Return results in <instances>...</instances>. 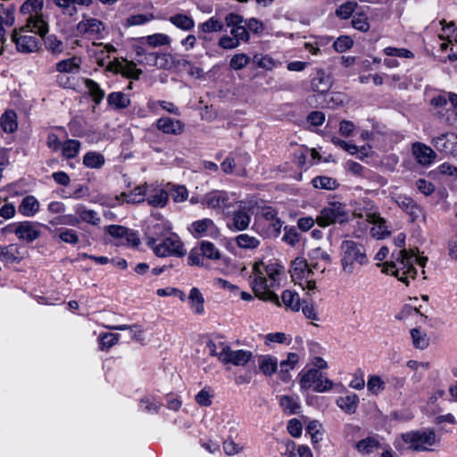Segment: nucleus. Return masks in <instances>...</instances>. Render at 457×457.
Listing matches in <instances>:
<instances>
[{
	"label": "nucleus",
	"mask_w": 457,
	"mask_h": 457,
	"mask_svg": "<svg viewBox=\"0 0 457 457\" xmlns=\"http://www.w3.org/2000/svg\"><path fill=\"white\" fill-rule=\"evenodd\" d=\"M119 335L112 333H104L99 336V344L101 350H108L117 344Z\"/></svg>",
	"instance_id": "60"
},
{
	"label": "nucleus",
	"mask_w": 457,
	"mask_h": 457,
	"mask_svg": "<svg viewBox=\"0 0 457 457\" xmlns=\"http://www.w3.org/2000/svg\"><path fill=\"white\" fill-rule=\"evenodd\" d=\"M188 302L191 308L194 309L195 313L202 314L204 312V299L198 288H191L188 295Z\"/></svg>",
	"instance_id": "40"
},
{
	"label": "nucleus",
	"mask_w": 457,
	"mask_h": 457,
	"mask_svg": "<svg viewBox=\"0 0 457 457\" xmlns=\"http://www.w3.org/2000/svg\"><path fill=\"white\" fill-rule=\"evenodd\" d=\"M55 5L62 10L64 14L73 15L77 12L76 5L89 6L93 0H52ZM43 6V0H27L21 6V12L23 13L34 12L30 14L27 26L32 30L39 33L41 37H45L48 32V25L42 15L38 13Z\"/></svg>",
	"instance_id": "2"
},
{
	"label": "nucleus",
	"mask_w": 457,
	"mask_h": 457,
	"mask_svg": "<svg viewBox=\"0 0 457 457\" xmlns=\"http://www.w3.org/2000/svg\"><path fill=\"white\" fill-rule=\"evenodd\" d=\"M258 365L261 372L267 376H272L278 370V359L270 354L260 355Z\"/></svg>",
	"instance_id": "28"
},
{
	"label": "nucleus",
	"mask_w": 457,
	"mask_h": 457,
	"mask_svg": "<svg viewBox=\"0 0 457 457\" xmlns=\"http://www.w3.org/2000/svg\"><path fill=\"white\" fill-rule=\"evenodd\" d=\"M79 70L80 60L76 56L62 60L55 64V71L59 73L71 74L78 72Z\"/></svg>",
	"instance_id": "32"
},
{
	"label": "nucleus",
	"mask_w": 457,
	"mask_h": 457,
	"mask_svg": "<svg viewBox=\"0 0 457 457\" xmlns=\"http://www.w3.org/2000/svg\"><path fill=\"white\" fill-rule=\"evenodd\" d=\"M45 45L46 49L54 55L60 54L63 51V43L54 35L47 37Z\"/></svg>",
	"instance_id": "53"
},
{
	"label": "nucleus",
	"mask_w": 457,
	"mask_h": 457,
	"mask_svg": "<svg viewBox=\"0 0 457 457\" xmlns=\"http://www.w3.org/2000/svg\"><path fill=\"white\" fill-rule=\"evenodd\" d=\"M250 62V57L245 54H237L232 56L229 66L232 70L239 71L244 69Z\"/></svg>",
	"instance_id": "56"
},
{
	"label": "nucleus",
	"mask_w": 457,
	"mask_h": 457,
	"mask_svg": "<svg viewBox=\"0 0 457 457\" xmlns=\"http://www.w3.org/2000/svg\"><path fill=\"white\" fill-rule=\"evenodd\" d=\"M312 184L315 188L325 190H335L339 186L335 179L327 176H317L313 178Z\"/></svg>",
	"instance_id": "42"
},
{
	"label": "nucleus",
	"mask_w": 457,
	"mask_h": 457,
	"mask_svg": "<svg viewBox=\"0 0 457 457\" xmlns=\"http://www.w3.org/2000/svg\"><path fill=\"white\" fill-rule=\"evenodd\" d=\"M107 103L112 108L120 110L127 108L130 104V99L123 92L117 91L108 95Z\"/></svg>",
	"instance_id": "34"
},
{
	"label": "nucleus",
	"mask_w": 457,
	"mask_h": 457,
	"mask_svg": "<svg viewBox=\"0 0 457 457\" xmlns=\"http://www.w3.org/2000/svg\"><path fill=\"white\" fill-rule=\"evenodd\" d=\"M383 52L387 56L408 58V59L414 57L413 53L406 48H397V47H394V46H387L383 50Z\"/></svg>",
	"instance_id": "62"
},
{
	"label": "nucleus",
	"mask_w": 457,
	"mask_h": 457,
	"mask_svg": "<svg viewBox=\"0 0 457 457\" xmlns=\"http://www.w3.org/2000/svg\"><path fill=\"white\" fill-rule=\"evenodd\" d=\"M359 402V396L354 393H351L347 395L338 397L337 405L345 412L353 414L358 408Z\"/></svg>",
	"instance_id": "29"
},
{
	"label": "nucleus",
	"mask_w": 457,
	"mask_h": 457,
	"mask_svg": "<svg viewBox=\"0 0 457 457\" xmlns=\"http://www.w3.org/2000/svg\"><path fill=\"white\" fill-rule=\"evenodd\" d=\"M332 84L331 76L327 74L324 70L317 69L312 74L311 87L314 92L321 95L326 94L331 88Z\"/></svg>",
	"instance_id": "20"
},
{
	"label": "nucleus",
	"mask_w": 457,
	"mask_h": 457,
	"mask_svg": "<svg viewBox=\"0 0 457 457\" xmlns=\"http://www.w3.org/2000/svg\"><path fill=\"white\" fill-rule=\"evenodd\" d=\"M235 242L237 246L242 249H256L261 242L255 237L249 236L248 234H240L235 237Z\"/></svg>",
	"instance_id": "44"
},
{
	"label": "nucleus",
	"mask_w": 457,
	"mask_h": 457,
	"mask_svg": "<svg viewBox=\"0 0 457 457\" xmlns=\"http://www.w3.org/2000/svg\"><path fill=\"white\" fill-rule=\"evenodd\" d=\"M299 361V356L295 353H289L287 358L280 362L279 377L284 382L290 378L289 371L293 370Z\"/></svg>",
	"instance_id": "35"
},
{
	"label": "nucleus",
	"mask_w": 457,
	"mask_h": 457,
	"mask_svg": "<svg viewBox=\"0 0 457 457\" xmlns=\"http://www.w3.org/2000/svg\"><path fill=\"white\" fill-rule=\"evenodd\" d=\"M427 262L428 257H420L412 250L399 249L393 252L390 262L383 264L382 271L396 277L398 280L408 286L410 280L414 279L417 276V270L414 265L418 264L424 269Z\"/></svg>",
	"instance_id": "3"
},
{
	"label": "nucleus",
	"mask_w": 457,
	"mask_h": 457,
	"mask_svg": "<svg viewBox=\"0 0 457 457\" xmlns=\"http://www.w3.org/2000/svg\"><path fill=\"white\" fill-rule=\"evenodd\" d=\"M349 220V214L345 204L337 201L328 203L316 217L317 224L326 228L334 224H345Z\"/></svg>",
	"instance_id": "7"
},
{
	"label": "nucleus",
	"mask_w": 457,
	"mask_h": 457,
	"mask_svg": "<svg viewBox=\"0 0 457 457\" xmlns=\"http://www.w3.org/2000/svg\"><path fill=\"white\" fill-rule=\"evenodd\" d=\"M147 184L140 185L129 193H121L117 196L118 201L126 202L128 204H139L146 200Z\"/></svg>",
	"instance_id": "25"
},
{
	"label": "nucleus",
	"mask_w": 457,
	"mask_h": 457,
	"mask_svg": "<svg viewBox=\"0 0 457 457\" xmlns=\"http://www.w3.org/2000/svg\"><path fill=\"white\" fill-rule=\"evenodd\" d=\"M395 203L411 217L412 221L416 220L422 213L420 206L410 196L398 195L395 197Z\"/></svg>",
	"instance_id": "22"
},
{
	"label": "nucleus",
	"mask_w": 457,
	"mask_h": 457,
	"mask_svg": "<svg viewBox=\"0 0 457 457\" xmlns=\"http://www.w3.org/2000/svg\"><path fill=\"white\" fill-rule=\"evenodd\" d=\"M83 164L90 169H100L104 164V157L97 152H87L83 157Z\"/></svg>",
	"instance_id": "43"
},
{
	"label": "nucleus",
	"mask_w": 457,
	"mask_h": 457,
	"mask_svg": "<svg viewBox=\"0 0 457 457\" xmlns=\"http://www.w3.org/2000/svg\"><path fill=\"white\" fill-rule=\"evenodd\" d=\"M39 33L32 30L31 28L21 27L13 29L12 41L15 44L18 52L22 54L36 53L40 48V39L37 37Z\"/></svg>",
	"instance_id": "9"
},
{
	"label": "nucleus",
	"mask_w": 457,
	"mask_h": 457,
	"mask_svg": "<svg viewBox=\"0 0 457 457\" xmlns=\"http://www.w3.org/2000/svg\"><path fill=\"white\" fill-rule=\"evenodd\" d=\"M192 232L197 236L216 237L219 229L212 219L197 220L191 224Z\"/></svg>",
	"instance_id": "21"
},
{
	"label": "nucleus",
	"mask_w": 457,
	"mask_h": 457,
	"mask_svg": "<svg viewBox=\"0 0 457 457\" xmlns=\"http://www.w3.org/2000/svg\"><path fill=\"white\" fill-rule=\"evenodd\" d=\"M322 425L318 420H311L307 427L306 432L311 435L313 444L319 443L322 439Z\"/></svg>",
	"instance_id": "50"
},
{
	"label": "nucleus",
	"mask_w": 457,
	"mask_h": 457,
	"mask_svg": "<svg viewBox=\"0 0 457 457\" xmlns=\"http://www.w3.org/2000/svg\"><path fill=\"white\" fill-rule=\"evenodd\" d=\"M412 345L419 350H424L429 345L428 334L419 328H411L410 331Z\"/></svg>",
	"instance_id": "36"
},
{
	"label": "nucleus",
	"mask_w": 457,
	"mask_h": 457,
	"mask_svg": "<svg viewBox=\"0 0 457 457\" xmlns=\"http://www.w3.org/2000/svg\"><path fill=\"white\" fill-rule=\"evenodd\" d=\"M435 148L446 156L457 157V134L444 133L432 140Z\"/></svg>",
	"instance_id": "16"
},
{
	"label": "nucleus",
	"mask_w": 457,
	"mask_h": 457,
	"mask_svg": "<svg viewBox=\"0 0 457 457\" xmlns=\"http://www.w3.org/2000/svg\"><path fill=\"white\" fill-rule=\"evenodd\" d=\"M200 247L204 258L217 261L221 257L220 250L216 247V245L206 240H203L200 242Z\"/></svg>",
	"instance_id": "45"
},
{
	"label": "nucleus",
	"mask_w": 457,
	"mask_h": 457,
	"mask_svg": "<svg viewBox=\"0 0 457 457\" xmlns=\"http://www.w3.org/2000/svg\"><path fill=\"white\" fill-rule=\"evenodd\" d=\"M84 84L86 88L88 91V94L92 97L95 106H97L101 104L103 99L104 98L105 92L104 89L101 88L100 85L93 80L92 79H85Z\"/></svg>",
	"instance_id": "33"
},
{
	"label": "nucleus",
	"mask_w": 457,
	"mask_h": 457,
	"mask_svg": "<svg viewBox=\"0 0 457 457\" xmlns=\"http://www.w3.org/2000/svg\"><path fill=\"white\" fill-rule=\"evenodd\" d=\"M299 385L302 390L312 388L315 392L323 393L329 391L333 387V382L323 374L312 368L303 370L299 373Z\"/></svg>",
	"instance_id": "11"
},
{
	"label": "nucleus",
	"mask_w": 457,
	"mask_h": 457,
	"mask_svg": "<svg viewBox=\"0 0 457 457\" xmlns=\"http://www.w3.org/2000/svg\"><path fill=\"white\" fill-rule=\"evenodd\" d=\"M385 381L378 375H371L367 381V389L373 395H378L385 389Z\"/></svg>",
	"instance_id": "51"
},
{
	"label": "nucleus",
	"mask_w": 457,
	"mask_h": 457,
	"mask_svg": "<svg viewBox=\"0 0 457 457\" xmlns=\"http://www.w3.org/2000/svg\"><path fill=\"white\" fill-rule=\"evenodd\" d=\"M380 448V442L378 436H368L358 441L355 449L361 454L368 455Z\"/></svg>",
	"instance_id": "30"
},
{
	"label": "nucleus",
	"mask_w": 457,
	"mask_h": 457,
	"mask_svg": "<svg viewBox=\"0 0 457 457\" xmlns=\"http://www.w3.org/2000/svg\"><path fill=\"white\" fill-rule=\"evenodd\" d=\"M253 358V353L248 350H233L228 345L222 344V349L218 354V359L223 364L235 366H245Z\"/></svg>",
	"instance_id": "12"
},
{
	"label": "nucleus",
	"mask_w": 457,
	"mask_h": 457,
	"mask_svg": "<svg viewBox=\"0 0 457 457\" xmlns=\"http://www.w3.org/2000/svg\"><path fill=\"white\" fill-rule=\"evenodd\" d=\"M279 405L287 415L297 414L301 410V403L298 396L282 395L279 397Z\"/></svg>",
	"instance_id": "31"
},
{
	"label": "nucleus",
	"mask_w": 457,
	"mask_h": 457,
	"mask_svg": "<svg viewBox=\"0 0 457 457\" xmlns=\"http://www.w3.org/2000/svg\"><path fill=\"white\" fill-rule=\"evenodd\" d=\"M284 236H283V241L287 244H288L289 245H295L297 243L300 242V239H301V236L300 234L298 233L296 228L291 226V227H288V226H286L284 228Z\"/></svg>",
	"instance_id": "54"
},
{
	"label": "nucleus",
	"mask_w": 457,
	"mask_h": 457,
	"mask_svg": "<svg viewBox=\"0 0 457 457\" xmlns=\"http://www.w3.org/2000/svg\"><path fill=\"white\" fill-rule=\"evenodd\" d=\"M41 227L48 228L46 225L38 222L31 220L20 221V226L18 231H15V236L20 240L28 244L32 243L41 237Z\"/></svg>",
	"instance_id": "15"
},
{
	"label": "nucleus",
	"mask_w": 457,
	"mask_h": 457,
	"mask_svg": "<svg viewBox=\"0 0 457 457\" xmlns=\"http://www.w3.org/2000/svg\"><path fill=\"white\" fill-rule=\"evenodd\" d=\"M357 7L358 4L356 2L347 1L338 6L336 10V15L342 20H346L353 15Z\"/></svg>",
	"instance_id": "49"
},
{
	"label": "nucleus",
	"mask_w": 457,
	"mask_h": 457,
	"mask_svg": "<svg viewBox=\"0 0 457 457\" xmlns=\"http://www.w3.org/2000/svg\"><path fill=\"white\" fill-rule=\"evenodd\" d=\"M154 15L152 13L148 14H134L130 15L126 20V25L127 26H138V25H144L152 20H154Z\"/></svg>",
	"instance_id": "61"
},
{
	"label": "nucleus",
	"mask_w": 457,
	"mask_h": 457,
	"mask_svg": "<svg viewBox=\"0 0 457 457\" xmlns=\"http://www.w3.org/2000/svg\"><path fill=\"white\" fill-rule=\"evenodd\" d=\"M354 215L373 225L370 228L372 237L383 239L391 234L386 220L380 216L378 208L370 201L364 202L363 207L360 212L355 211Z\"/></svg>",
	"instance_id": "6"
},
{
	"label": "nucleus",
	"mask_w": 457,
	"mask_h": 457,
	"mask_svg": "<svg viewBox=\"0 0 457 457\" xmlns=\"http://www.w3.org/2000/svg\"><path fill=\"white\" fill-rule=\"evenodd\" d=\"M120 72L130 79H138L142 74V71L137 69L136 64L132 62H127L120 66Z\"/></svg>",
	"instance_id": "64"
},
{
	"label": "nucleus",
	"mask_w": 457,
	"mask_h": 457,
	"mask_svg": "<svg viewBox=\"0 0 457 457\" xmlns=\"http://www.w3.org/2000/svg\"><path fill=\"white\" fill-rule=\"evenodd\" d=\"M157 238L149 237L147 245L154 250V253L159 257H166L174 255L177 257H183L186 255L187 251L184 245L178 235L171 234L165 237L160 243H157Z\"/></svg>",
	"instance_id": "8"
},
{
	"label": "nucleus",
	"mask_w": 457,
	"mask_h": 457,
	"mask_svg": "<svg viewBox=\"0 0 457 457\" xmlns=\"http://www.w3.org/2000/svg\"><path fill=\"white\" fill-rule=\"evenodd\" d=\"M253 62L258 68H262L268 71L272 70L276 66L274 59L268 54H254Z\"/></svg>",
	"instance_id": "52"
},
{
	"label": "nucleus",
	"mask_w": 457,
	"mask_h": 457,
	"mask_svg": "<svg viewBox=\"0 0 457 457\" xmlns=\"http://www.w3.org/2000/svg\"><path fill=\"white\" fill-rule=\"evenodd\" d=\"M23 259L21 247L17 244L3 245L0 253V261L4 263H20Z\"/></svg>",
	"instance_id": "24"
},
{
	"label": "nucleus",
	"mask_w": 457,
	"mask_h": 457,
	"mask_svg": "<svg viewBox=\"0 0 457 457\" xmlns=\"http://www.w3.org/2000/svg\"><path fill=\"white\" fill-rule=\"evenodd\" d=\"M283 266L277 262H259L254 263L250 284L254 295L262 301L270 302L277 306L282 304L287 310L297 312L301 310L303 301L297 292L286 289L281 294V301L273 289L278 286Z\"/></svg>",
	"instance_id": "1"
},
{
	"label": "nucleus",
	"mask_w": 457,
	"mask_h": 457,
	"mask_svg": "<svg viewBox=\"0 0 457 457\" xmlns=\"http://www.w3.org/2000/svg\"><path fill=\"white\" fill-rule=\"evenodd\" d=\"M402 441L408 445V449L415 452L430 451L436 443L434 430L409 431L401 435Z\"/></svg>",
	"instance_id": "10"
},
{
	"label": "nucleus",
	"mask_w": 457,
	"mask_h": 457,
	"mask_svg": "<svg viewBox=\"0 0 457 457\" xmlns=\"http://www.w3.org/2000/svg\"><path fill=\"white\" fill-rule=\"evenodd\" d=\"M1 26L11 27L15 21V6L12 4H2L0 6Z\"/></svg>",
	"instance_id": "41"
},
{
	"label": "nucleus",
	"mask_w": 457,
	"mask_h": 457,
	"mask_svg": "<svg viewBox=\"0 0 457 457\" xmlns=\"http://www.w3.org/2000/svg\"><path fill=\"white\" fill-rule=\"evenodd\" d=\"M145 40L149 46L154 47L166 46L170 42V37L162 33L147 36Z\"/></svg>",
	"instance_id": "63"
},
{
	"label": "nucleus",
	"mask_w": 457,
	"mask_h": 457,
	"mask_svg": "<svg viewBox=\"0 0 457 457\" xmlns=\"http://www.w3.org/2000/svg\"><path fill=\"white\" fill-rule=\"evenodd\" d=\"M352 26L361 32H367L370 29V23L366 14L361 12L353 16Z\"/></svg>",
	"instance_id": "57"
},
{
	"label": "nucleus",
	"mask_w": 457,
	"mask_h": 457,
	"mask_svg": "<svg viewBox=\"0 0 457 457\" xmlns=\"http://www.w3.org/2000/svg\"><path fill=\"white\" fill-rule=\"evenodd\" d=\"M155 127L163 134L172 136L181 135L185 130V124L180 120H175L168 116L156 120Z\"/></svg>",
	"instance_id": "17"
},
{
	"label": "nucleus",
	"mask_w": 457,
	"mask_h": 457,
	"mask_svg": "<svg viewBox=\"0 0 457 457\" xmlns=\"http://www.w3.org/2000/svg\"><path fill=\"white\" fill-rule=\"evenodd\" d=\"M81 148V143L77 139H67L62 145V154L66 159H73L78 156Z\"/></svg>",
	"instance_id": "38"
},
{
	"label": "nucleus",
	"mask_w": 457,
	"mask_h": 457,
	"mask_svg": "<svg viewBox=\"0 0 457 457\" xmlns=\"http://www.w3.org/2000/svg\"><path fill=\"white\" fill-rule=\"evenodd\" d=\"M104 28L103 22L96 18L84 19L78 24V30L87 35H98Z\"/></svg>",
	"instance_id": "27"
},
{
	"label": "nucleus",
	"mask_w": 457,
	"mask_h": 457,
	"mask_svg": "<svg viewBox=\"0 0 457 457\" xmlns=\"http://www.w3.org/2000/svg\"><path fill=\"white\" fill-rule=\"evenodd\" d=\"M446 110L448 112L447 122L452 126L457 125V94L449 93V107Z\"/></svg>",
	"instance_id": "48"
},
{
	"label": "nucleus",
	"mask_w": 457,
	"mask_h": 457,
	"mask_svg": "<svg viewBox=\"0 0 457 457\" xmlns=\"http://www.w3.org/2000/svg\"><path fill=\"white\" fill-rule=\"evenodd\" d=\"M283 221L278 217V211L271 206L260 208L259 217H256L252 229L262 237H278L281 232Z\"/></svg>",
	"instance_id": "5"
},
{
	"label": "nucleus",
	"mask_w": 457,
	"mask_h": 457,
	"mask_svg": "<svg viewBox=\"0 0 457 457\" xmlns=\"http://www.w3.org/2000/svg\"><path fill=\"white\" fill-rule=\"evenodd\" d=\"M160 406L161 404L155 399L150 397L142 398L139 403L140 410L150 414L157 413Z\"/></svg>",
	"instance_id": "55"
},
{
	"label": "nucleus",
	"mask_w": 457,
	"mask_h": 457,
	"mask_svg": "<svg viewBox=\"0 0 457 457\" xmlns=\"http://www.w3.org/2000/svg\"><path fill=\"white\" fill-rule=\"evenodd\" d=\"M40 209L38 200L32 195L23 197L18 206V212L21 215L28 218L34 217Z\"/></svg>",
	"instance_id": "23"
},
{
	"label": "nucleus",
	"mask_w": 457,
	"mask_h": 457,
	"mask_svg": "<svg viewBox=\"0 0 457 457\" xmlns=\"http://www.w3.org/2000/svg\"><path fill=\"white\" fill-rule=\"evenodd\" d=\"M341 265L344 272L353 273L356 266H363L368 263L366 248L363 244L351 239L341 243Z\"/></svg>",
	"instance_id": "4"
},
{
	"label": "nucleus",
	"mask_w": 457,
	"mask_h": 457,
	"mask_svg": "<svg viewBox=\"0 0 457 457\" xmlns=\"http://www.w3.org/2000/svg\"><path fill=\"white\" fill-rule=\"evenodd\" d=\"M56 231L59 232V238L64 243L76 245L79 242L78 233L71 228H60Z\"/></svg>",
	"instance_id": "58"
},
{
	"label": "nucleus",
	"mask_w": 457,
	"mask_h": 457,
	"mask_svg": "<svg viewBox=\"0 0 457 457\" xmlns=\"http://www.w3.org/2000/svg\"><path fill=\"white\" fill-rule=\"evenodd\" d=\"M169 21L172 25L184 31H189L193 29L195 27L194 19L188 15L182 13H178L170 16L169 18Z\"/></svg>",
	"instance_id": "37"
},
{
	"label": "nucleus",
	"mask_w": 457,
	"mask_h": 457,
	"mask_svg": "<svg viewBox=\"0 0 457 457\" xmlns=\"http://www.w3.org/2000/svg\"><path fill=\"white\" fill-rule=\"evenodd\" d=\"M200 204L209 209L219 210L230 206L229 194L224 190H212L204 194Z\"/></svg>",
	"instance_id": "14"
},
{
	"label": "nucleus",
	"mask_w": 457,
	"mask_h": 457,
	"mask_svg": "<svg viewBox=\"0 0 457 457\" xmlns=\"http://www.w3.org/2000/svg\"><path fill=\"white\" fill-rule=\"evenodd\" d=\"M169 199V193L162 187L148 185L147 186V204L155 208H163Z\"/></svg>",
	"instance_id": "19"
},
{
	"label": "nucleus",
	"mask_w": 457,
	"mask_h": 457,
	"mask_svg": "<svg viewBox=\"0 0 457 457\" xmlns=\"http://www.w3.org/2000/svg\"><path fill=\"white\" fill-rule=\"evenodd\" d=\"M0 125L4 132H14L18 128L16 113L12 110L6 111L1 117Z\"/></svg>",
	"instance_id": "39"
},
{
	"label": "nucleus",
	"mask_w": 457,
	"mask_h": 457,
	"mask_svg": "<svg viewBox=\"0 0 457 457\" xmlns=\"http://www.w3.org/2000/svg\"><path fill=\"white\" fill-rule=\"evenodd\" d=\"M251 222V215L246 206L239 205L228 215L227 227L233 232L244 231L248 228Z\"/></svg>",
	"instance_id": "13"
},
{
	"label": "nucleus",
	"mask_w": 457,
	"mask_h": 457,
	"mask_svg": "<svg viewBox=\"0 0 457 457\" xmlns=\"http://www.w3.org/2000/svg\"><path fill=\"white\" fill-rule=\"evenodd\" d=\"M198 29L204 33L220 32L224 30V24L216 17H211L206 21L200 23Z\"/></svg>",
	"instance_id": "46"
},
{
	"label": "nucleus",
	"mask_w": 457,
	"mask_h": 457,
	"mask_svg": "<svg viewBox=\"0 0 457 457\" xmlns=\"http://www.w3.org/2000/svg\"><path fill=\"white\" fill-rule=\"evenodd\" d=\"M76 212L79 215L80 219L92 225H99L101 218L98 213L93 210H87L83 205H79L76 209Z\"/></svg>",
	"instance_id": "47"
},
{
	"label": "nucleus",
	"mask_w": 457,
	"mask_h": 457,
	"mask_svg": "<svg viewBox=\"0 0 457 457\" xmlns=\"http://www.w3.org/2000/svg\"><path fill=\"white\" fill-rule=\"evenodd\" d=\"M313 274L312 268L303 259L297 258L293 262L292 278L294 280L308 279Z\"/></svg>",
	"instance_id": "26"
},
{
	"label": "nucleus",
	"mask_w": 457,
	"mask_h": 457,
	"mask_svg": "<svg viewBox=\"0 0 457 457\" xmlns=\"http://www.w3.org/2000/svg\"><path fill=\"white\" fill-rule=\"evenodd\" d=\"M353 45V39L349 36H340L333 43V48L337 53H344L349 50Z\"/></svg>",
	"instance_id": "59"
},
{
	"label": "nucleus",
	"mask_w": 457,
	"mask_h": 457,
	"mask_svg": "<svg viewBox=\"0 0 457 457\" xmlns=\"http://www.w3.org/2000/svg\"><path fill=\"white\" fill-rule=\"evenodd\" d=\"M411 152L417 162L425 167L431 165L436 157V154L431 147L420 142L412 145Z\"/></svg>",
	"instance_id": "18"
}]
</instances>
